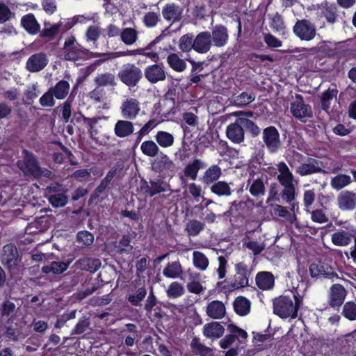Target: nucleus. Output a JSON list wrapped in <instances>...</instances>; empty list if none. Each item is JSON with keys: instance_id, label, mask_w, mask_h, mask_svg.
I'll return each mask as SVG.
<instances>
[{"instance_id": "obj_63", "label": "nucleus", "mask_w": 356, "mask_h": 356, "mask_svg": "<svg viewBox=\"0 0 356 356\" xmlns=\"http://www.w3.org/2000/svg\"><path fill=\"white\" fill-rule=\"evenodd\" d=\"M90 325L89 319L86 317H82L76 324L74 327L72 329L71 332V334H81L86 331Z\"/></svg>"}, {"instance_id": "obj_45", "label": "nucleus", "mask_w": 356, "mask_h": 356, "mask_svg": "<svg viewBox=\"0 0 356 356\" xmlns=\"http://www.w3.org/2000/svg\"><path fill=\"white\" fill-rule=\"evenodd\" d=\"M99 263L98 259H94L88 257H84L79 259L76 262V265L78 268L83 270H88L91 273H94L98 269V264Z\"/></svg>"}, {"instance_id": "obj_10", "label": "nucleus", "mask_w": 356, "mask_h": 356, "mask_svg": "<svg viewBox=\"0 0 356 356\" xmlns=\"http://www.w3.org/2000/svg\"><path fill=\"white\" fill-rule=\"evenodd\" d=\"M152 170L159 173L163 179L173 177L175 165L168 156L161 154L151 163Z\"/></svg>"}, {"instance_id": "obj_55", "label": "nucleus", "mask_w": 356, "mask_h": 356, "mask_svg": "<svg viewBox=\"0 0 356 356\" xmlns=\"http://www.w3.org/2000/svg\"><path fill=\"white\" fill-rule=\"evenodd\" d=\"M205 225L197 220H190L186 224V230L189 236H196L204 229Z\"/></svg>"}, {"instance_id": "obj_60", "label": "nucleus", "mask_w": 356, "mask_h": 356, "mask_svg": "<svg viewBox=\"0 0 356 356\" xmlns=\"http://www.w3.org/2000/svg\"><path fill=\"white\" fill-rule=\"evenodd\" d=\"M132 236L130 234H124L119 241L118 251L120 253H129L132 251L133 246L131 245Z\"/></svg>"}, {"instance_id": "obj_50", "label": "nucleus", "mask_w": 356, "mask_h": 356, "mask_svg": "<svg viewBox=\"0 0 356 356\" xmlns=\"http://www.w3.org/2000/svg\"><path fill=\"white\" fill-rule=\"evenodd\" d=\"M140 149L143 154L154 157L158 154L159 148L157 145L152 140H145L142 143Z\"/></svg>"}, {"instance_id": "obj_2", "label": "nucleus", "mask_w": 356, "mask_h": 356, "mask_svg": "<svg viewBox=\"0 0 356 356\" xmlns=\"http://www.w3.org/2000/svg\"><path fill=\"white\" fill-rule=\"evenodd\" d=\"M23 159L17 161V167L25 175L31 176L35 179L42 176V170L40 166L37 156L31 151L23 149Z\"/></svg>"}, {"instance_id": "obj_62", "label": "nucleus", "mask_w": 356, "mask_h": 356, "mask_svg": "<svg viewBox=\"0 0 356 356\" xmlns=\"http://www.w3.org/2000/svg\"><path fill=\"white\" fill-rule=\"evenodd\" d=\"M184 293V289L183 286L177 282L171 283L167 291L168 296L172 298H177L180 297Z\"/></svg>"}, {"instance_id": "obj_3", "label": "nucleus", "mask_w": 356, "mask_h": 356, "mask_svg": "<svg viewBox=\"0 0 356 356\" xmlns=\"http://www.w3.org/2000/svg\"><path fill=\"white\" fill-rule=\"evenodd\" d=\"M63 49L64 58L66 60L76 61L85 59L92 54L91 51L77 42L74 35H70L65 39Z\"/></svg>"}, {"instance_id": "obj_38", "label": "nucleus", "mask_w": 356, "mask_h": 356, "mask_svg": "<svg viewBox=\"0 0 356 356\" xmlns=\"http://www.w3.org/2000/svg\"><path fill=\"white\" fill-rule=\"evenodd\" d=\"M70 83L65 80H60L54 86L49 88L57 99H64L68 95Z\"/></svg>"}, {"instance_id": "obj_18", "label": "nucleus", "mask_w": 356, "mask_h": 356, "mask_svg": "<svg viewBox=\"0 0 356 356\" xmlns=\"http://www.w3.org/2000/svg\"><path fill=\"white\" fill-rule=\"evenodd\" d=\"M211 44L216 47H225L229 40L227 27L222 24H216L211 29Z\"/></svg>"}, {"instance_id": "obj_7", "label": "nucleus", "mask_w": 356, "mask_h": 356, "mask_svg": "<svg viewBox=\"0 0 356 356\" xmlns=\"http://www.w3.org/2000/svg\"><path fill=\"white\" fill-rule=\"evenodd\" d=\"M143 76L142 70L133 63L124 65L118 72L120 80L130 88L136 86L143 79Z\"/></svg>"}, {"instance_id": "obj_23", "label": "nucleus", "mask_w": 356, "mask_h": 356, "mask_svg": "<svg viewBox=\"0 0 356 356\" xmlns=\"http://www.w3.org/2000/svg\"><path fill=\"white\" fill-rule=\"evenodd\" d=\"M193 49L200 54L208 52L212 45L211 35L209 31H203L197 35L194 39Z\"/></svg>"}, {"instance_id": "obj_31", "label": "nucleus", "mask_w": 356, "mask_h": 356, "mask_svg": "<svg viewBox=\"0 0 356 356\" xmlns=\"http://www.w3.org/2000/svg\"><path fill=\"white\" fill-rule=\"evenodd\" d=\"M22 27L30 34H37L40 29V25L36 20L33 13L24 15L21 19Z\"/></svg>"}, {"instance_id": "obj_61", "label": "nucleus", "mask_w": 356, "mask_h": 356, "mask_svg": "<svg viewBox=\"0 0 356 356\" xmlns=\"http://www.w3.org/2000/svg\"><path fill=\"white\" fill-rule=\"evenodd\" d=\"M76 241L84 246H89L94 242V236L88 231H80L76 234Z\"/></svg>"}, {"instance_id": "obj_32", "label": "nucleus", "mask_w": 356, "mask_h": 356, "mask_svg": "<svg viewBox=\"0 0 356 356\" xmlns=\"http://www.w3.org/2000/svg\"><path fill=\"white\" fill-rule=\"evenodd\" d=\"M206 166V163L201 159H195L185 167L184 170V175L194 181L197 178L199 170L205 168Z\"/></svg>"}, {"instance_id": "obj_43", "label": "nucleus", "mask_w": 356, "mask_h": 356, "mask_svg": "<svg viewBox=\"0 0 356 356\" xmlns=\"http://www.w3.org/2000/svg\"><path fill=\"white\" fill-rule=\"evenodd\" d=\"M94 81L98 88L115 86L116 85L115 75L110 72L98 74L95 78Z\"/></svg>"}, {"instance_id": "obj_56", "label": "nucleus", "mask_w": 356, "mask_h": 356, "mask_svg": "<svg viewBox=\"0 0 356 356\" xmlns=\"http://www.w3.org/2000/svg\"><path fill=\"white\" fill-rule=\"evenodd\" d=\"M102 34V29L97 25H90L86 31V38L88 42H92L93 44L97 42Z\"/></svg>"}, {"instance_id": "obj_34", "label": "nucleus", "mask_w": 356, "mask_h": 356, "mask_svg": "<svg viewBox=\"0 0 356 356\" xmlns=\"http://www.w3.org/2000/svg\"><path fill=\"white\" fill-rule=\"evenodd\" d=\"M250 301L243 296L237 297L233 302L234 312L240 316L248 315L250 312Z\"/></svg>"}, {"instance_id": "obj_22", "label": "nucleus", "mask_w": 356, "mask_h": 356, "mask_svg": "<svg viewBox=\"0 0 356 356\" xmlns=\"http://www.w3.org/2000/svg\"><path fill=\"white\" fill-rule=\"evenodd\" d=\"M337 205L342 211H353L356 208V193L350 191L341 192L337 197Z\"/></svg>"}, {"instance_id": "obj_30", "label": "nucleus", "mask_w": 356, "mask_h": 356, "mask_svg": "<svg viewBox=\"0 0 356 356\" xmlns=\"http://www.w3.org/2000/svg\"><path fill=\"white\" fill-rule=\"evenodd\" d=\"M134 131V127L132 122L129 120H119L115 124L114 133L119 138H125Z\"/></svg>"}, {"instance_id": "obj_33", "label": "nucleus", "mask_w": 356, "mask_h": 356, "mask_svg": "<svg viewBox=\"0 0 356 356\" xmlns=\"http://www.w3.org/2000/svg\"><path fill=\"white\" fill-rule=\"evenodd\" d=\"M222 175V170L218 165H212L204 172L202 181L206 185H210L218 181Z\"/></svg>"}, {"instance_id": "obj_41", "label": "nucleus", "mask_w": 356, "mask_h": 356, "mask_svg": "<svg viewBox=\"0 0 356 356\" xmlns=\"http://www.w3.org/2000/svg\"><path fill=\"white\" fill-rule=\"evenodd\" d=\"M183 273L181 265L179 261L168 263L163 270V274L168 278H177Z\"/></svg>"}, {"instance_id": "obj_40", "label": "nucleus", "mask_w": 356, "mask_h": 356, "mask_svg": "<svg viewBox=\"0 0 356 356\" xmlns=\"http://www.w3.org/2000/svg\"><path fill=\"white\" fill-rule=\"evenodd\" d=\"M277 170L280 172L277 175V180L280 184L292 183L293 181V175L284 161H281L277 164Z\"/></svg>"}, {"instance_id": "obj_11", "label": "nucleus", "mask_w": 356, "mask_h": 356, "mask_svg": "<svg viewBox=\"0 0 356 356\" xmlns=\"http://www.w3.org/2000/svg\"><path fill=\"white\" fill-rule=\"evenodd\" d=\"M295 97L296 100L291 104V112L296 118L305 122L306 119L313 117L312 107L305 103L301 95L296 94Z\"/></svg>"}, {"instance_id": "obj_53", "label": "nucleus", "mask_w": 356, "mask_h": 356, "mask_svg": "<svg viewBox=\"0 0 356 356\" xmlns=\"http://www.w3.org/2000/svg\"><path fill=\"white\" fill-rule=\"evenodd\" d=\"M194 35L193 33H187L182 35L179 42V48L183 52H188L194 47Z\"/></svg>"}, {"instance_id": "obj_12", "label": "nucleus", "mask_w": 356, "mask_h": 356, "mask_svg": "<svg viewBox=\"0 0 356 356\" xmlns=\"http://www.w3.org/2000/svg\"><path fill=\"white\" fill-rule=\"evenodd\" d=\"M144 76L151 84H155L166 79V72L162 63H156L145 68Z\"/></svg>"}, {"instance_id": "obj_8", "label": "nucleus", "mask_w": 356, "mask_h": 356, "mask_svg": "<svg viewBox=\"0 0 356 356\" xmlns=\"http://www.w3.org/2000/svg\"><path fill=\"white\" fill-rule=\"evenodd\" d=\"M292 30L293 34L302 41H311L316 35L315 24L307 19H297Z\"/></svg>"}, {"instance_id": "obj_54", "label": "nucleus", "mask_w": 356, "mask_h": 356, "mask_svg": "<svg viewBox=\"0 0 356 356\" xmlns=\"http://www.w3.org/2000/svg\"><path fill=\"white\" fill-rule=\"evenodd\" d=\"M265 186L261 178L254 179L249 187V192L254 197H259L265 194Z\"/></svg>"}, {"instance_id": "obj_42", "label": "nucleus", "mask_w": 356, "mask_h": 356, "mask_svg": "<svg viewBox=\"0 0 356 356\" xmlns=\"http://www.w3.org/2000/svg\"><path fill=\"white\" fill-rule=\"evenodd\" d=\"M115 175H116L115 169L110 170L107 172L105 177L101 181L100 184L95 189L94 194L92 195V196H95V197H97L100 194L104 193L105 192V191L109 188L111 181Z\"/></svg>"}, {"instance_id": "obj_17", "label": "nucleus", "mask_w": 356, "mask_h": 356, "mask_svg": "<svg viewBox=\"0 0 356 356\" xmlns=\"http://www.w3.org/2000/svg\"><path fill=\"white\" fill-rule=\"evenodd\" d=\"M150 186L148 185L147 181L144 180L142 183L141 188L144 190V193L149 197H153L163 192L170 190V185L163 181V179H158L156 180H149Z\"/></svg>"}, {"instance_id": "obj_46", "label": "nucleus", "mask_w": 356, "mask_h": 356, "mask_svg": "<svg viewBox=\"0 0 356 356\" xmlns=\"http://www.w3.org/2000/svg\"><path fill=\"white\" fill-rule=\"evenodd\" d=\"M352 182L351 177L345 174H339L332 177L330 181L331 186L334 190L339 191L348 186Z\"/></svg>"}, {"instance_id": "obj_27", "label": "nucleus", "mask_w": 356, "mask_h": 356, "mask_svg": "<svg viewBox=\"0 0 356 356\" xmlns=\"http://www.w3.org/2000/svg\"><path fill=\"white\" fill-rule=\"evenodd\" d=\"M310 162L302 163L298 167L296 173L300 176H307L315 173H321L323 170L319 165L321 161L315 159H309Z\"/></svg>"}, {"instance_id": "obj_49", "label": "nucleus", "mask_w": 356, "mask_h": 356, "mask_svg": "<svg viewBox=\"0 0 356 356\" xmlns=\"http://www.w3.org/2000/svg\"><path fill=\"white\" fill-rule=\"evenodd\" d=\"M156 143L162 147H169L174 143V136L165 131H159L156 136Z\"/></svg>"}, {"instance_id": "obj_9", "label": "nucleus", "mask_w": 356, "mask_h": 356, "mask_svg": "<svg viewBox=\"0 0 356 356\" xmlns=\"http://www.w3.org/2000/svg\"><path fill=\"white\" fill-rule=\"evenodd\" d=\"M262 140L270 154L277 153L282 147L280 132L272 125L263 129Z\"/></svg>"}, {"instance_id": "obj_25", "label": "nucleus", "mask_w": 356, "mask_h": 356, "mask_svg": "<svg viewBox=\"0 0 356 356\" xmlns=\"http://www.w3.org/2000/svg\"><path fill=\"white\" fill-rule=\"evenodd\" d=\"M235 115L240 116L241 119V120H240V123H241V124L243 127V129H245L246 131L251 135L252 138H255L260 134V128L252 120L247 118L252 116V111L246 113H243L240 111L238 113H235Z\"/></svg>"}, {"instance_id": "obj_26", "label": "nucleus", "mask_w": 356, "mask_h": 356, "mask_svg": "<svg viewBox=\"0 0 356 356\" xmlns=\"http://www.w3.org/2000/svg\"><path fill=\"white\" fill-rule=\"evenodd\" d=\"M255 282L259 289L270 290L275 286V277L271 272L260 271L256 275Z\"/></svg>"}, {"instance_id": "obj_39", "label": "nucleus", "mask_w": 356, "mask_h": 356, "mask_svg": "<svg viewBox=\"0 0 356 356\" xmlns=\"http://www.w3.org/2000/svg\"><path fill=\"white\" fill-rule=\"evenodd\" d=\"M69 264V263L63 261H52L49 265L44 266L42 268L41 271L42 273L46 275L49 273L58 275L65 272L67 269Z\"/></svg>"}, {"instance_id": "obj_44", "label": "nucleus", "mask_w": 356, "mask_h": 356, "mask_svg": "<svg viewBox=\"0 0 356 356\" xmlns=\"http://www.w3.org/2000/svg\"><path fill=\"white\" fill-rule=\"evenodd\" d=\"M338 90L336 88H330L323 92L321 96V107L325 111H328L330 108L331 102L333 98L336 97Z\"/></svg>"}, {"instance_id": "obj_51", "label": "nucleus", "mask_w": 356, "mask_h": 356, "mask_svg": "<svg viewBox=\"0 0 356 356\" xmlns=\"http://www.w3.org/2000/svg\"><path fill=\"white\" fill-rule=\"evenodd\" d=\"M193 262L195 268L204 270L209 266V260L205 254L200 251L193 253Z\"/></svg>"}, {"instance_id": "obj_16", "label": "nucleus", "mask_w": 356, "mask_h": 356, "mask_svg": "<svg viewBox=\"0 0 356 356\" xmlns=\"http://www.w3.org/2000/svg\"><path fill=\"white\" fill-rule=\"evenodd\" d=\"M121 115L127 120H133L136 118L140 111V102L135 98H128L120 106Z\"/></svg>"}, {"instance_id": "obj_21", "label": "nucleus", "mask_w": 356, "mask_h": 356, "mask_svg": "<svg viewBox=\"0 0 356 356\" xmlns=\"http://www.w3.org/2000/svg\"><path fill=\"white\" fill-rule=\"evenodd\" d=\"M47 63L48 59L44 53H36L28 58L26 68L30 72H37L43 70Z\"/></svg>"}, {"instance_id": "obj_15", "label": "nucleus", "mask_w": 356, "mask_h": 356, "mask_svg": "<svg viewBox=\"0 0 356 356\" xmlns=\"http://www.w3.org/2000/svg\"><path fill=\"white\" fill-rule=\"evenodd\" d=\"M241 120L240 116L236 119L235 122L229 124L226 129V136L227 138L235 144H240L245 140V131L243 125L240 123Z\"/></svg>"}, {"instance_id": "obj_64", "label": "nucleus", "mask_w": 356, "mask_h": 356, "mask_svg": "<svg viewBox=\"0 0 356 356\" xmlns=\"http://www.w3.org/2000/svg\"><path fill=\"white\" fill-rule=\"evenodd\" d=\"M159 20V15L154 12H148L143 17V22L146 27H154Z\"/></svg>"}, {"instance_id": "obj_24", "label": "nucleus", "mask_w": 356, "mask_h": 356, "mask_svg": "<svg viewBox=\"0 0 356 356\" xmlns=\"http://www.w3.org/2000/svg\"><path fill=\"white\" fill-rule=\"evenodd\" d=\"M236 275L233 287L236 289L243 288L248 286V269L244 262H239L235 265Z\"/></svg>"}, {"instance_id": "obj_28", "label": "nucleus", "mask_w": 356, "mask_h": 356, "mask_svg": "<svg viewBox=\"0 0 356 356\" xmlns=\"http://www.w3.org/2000/svg\"><path fill=\"white\" fill-rule=\"evenodd\" d=\"M206 312L213 319H221L225 315L226 309L222 302L213 300L208 304Z\"/></svg>"}, {"instance_id": "obj_20", "label": "nucleus", "mask_w": 356, "mask_h": 356, "mask_svg": "<svg viewBox=\"0 0 356 356\" xmlns=\"http://www.w3.org/2000/svg\"><path fill=\"white\" fill-rule=\"evenodd\" d=\"M318 8L321 10L320 14L318 15L319 18L325 17L327 22L330 24H334L337 22L339 11L335 3L325 1L318 5Z\"/></svg>"}, {"instance_id": "obj_29", "label": "nucleus", "mask_w": 356, "mask_h": 356, "mask_svg": "<svg viewBox=\"0 0 356 356\" xmlns=\"http://www.w3.org/2000/svg\"><path fill=\"white\" fill-rule=\"evenodd\" d=\"M225 332V328L219 322L213 321L207 323L203 327V334L207 338L218 339Z\"/></svg>"}, {"instance_id": "obj_5", "label": "nucleus", "mask_w": 356, "mask_h": 356, "mask_svg": "<svg viewBox=\"0 0 356 356\" xmlns=\"http://www.w3.org/2000/svg\"><path fill=\"white\" fill-rule=\"evenodd\" d=\"M309 270L312 278L327 279L332 282L339 278L334 268L326 260H318L312 263Z\"/></svg>"}, {"instance_id": "obj_48", "label": "nucleus", "mask_w": 356, "mask_h": 356, "mask_svg": "<svg viewBox=\"0 0 356 356\" xmlns=\"http://www.w3.org/2000/svg\"><path fill=\"white\" fill-rule=\"evenodd\" d=\"M120 38L127 45H132L138 40V31L134 28H124L120 32Z\"/></svg>"}, {"instance_id": "obj_36", "label": "nucleus", "mask_w": 356, "mask_h": 356, "mask_svg": "<svg viewBox=\"0 0 356 356\" xmlns=\"http://www.w3.org/2000/svg\"><path fill=\"white\" fill-rule=\"evenodd\" d=\"M168 66L175 72H182L187 67L184 60L181 59L176 53H170L166 58Z\"/></svg>"}, {"instance_id": "obj_52", "label": "nucleus", "mask_w": 356, "mask_h": 356, "mask_svg": "<svg viewBox=\"0 0 356 356\" xmlns=\"http://www.w3.org/2000/svg\"><path fill=\"white\" fill-rule=\"evenodd\" d=\"M341 315L348 321H355L356 302L354 301L346 302L343 306Z\"/></svg>"}, {"instance_id": "obj_37", "label": "nucleus", "mask_w": 356, "mask_h": 356, "mask_svg": "<svg viewBox=\"0 0 356 356\" xmlns=\"http://www.w3.org/2000/svg\"><path fill=\"white\" fill-rule=\"evenodd\" d=\"M5 327V332L3 336L8 341H17L22 335V329L17 325L15 324H6L1 323Z\"/></svg>"}, {"instance_id": "obj_1", "label": "nucleus", "mask_w": 356, "mask_h": 356, "mask_svg": "<svg viewBox=\"0 0 356 356\" xmlns=\"http://www.w3.org/2000/svg\"><path fill=\"white\" fill-rule=\"evenodd\" d=\"M291 293V296L282 295L273 299V313L281 318H297L298 310L302 305V296L297 289Z\"/></svg>"}, {"instance_id": "obj_58", "label": "nucleus", "mask_w": 356, "mask_h": 356, "mask_svg": "<svg viewBox=\"0 0 356 356\" xmlns=\"http://www.w3.org/2000/svg\"><path fill=\"white\" fill-rule=\"evenodd\" d=\"M281 185L284 187L281 194L282 199L286 202L293 201L296 197V188L293 182Z\"/></svg>"}, {"instance_id": "obj_13", "label": "nucleus", "mask_w": 356, "mask_h": 356, "mask_svg": "<svg viewBox=\"0 0 356 356\" xmlns=\"http://www.w3.org/2000/svg\"><path fill=\"white\" fill-rule=\"evenodd\" d=\"M347 296V291L341 284H334L330 289L328 304L334 309H339L343 303Z\"/></svg>"}, {"instance_id": "obj_35", "label": "nucleus", "mask_w": 356, "mask_h": 356, "mask_svg": "<svg viewBox=\"0 0 356 356\" xmlns=\"http://www.w3.org/2000/svg\"><path fill=\"white\" fill-rule=\"evenodd\" d=\"M229 185L230 184H228L225 181H217L212 184L210 190L212 193L219 197H228L233 193V190Z\"/></svg>"}, {"instance_id": "obj_6", "label": "nucleus", "mask_w": 356, "mask_h": 356, "mask_svg": "<svg viewBox=\"0 0 356 356\" xmlns=\"http://www.w3.org/2000/svg\"><path fill=\"white\" fill-rule=\"evenodd\" d=\"M354 241V245L350 248L349 257L352 258V252L356 246V228L346 227L345 229H338L331 235L332 243L336 246L344 247L350 245ZM346 255L348 257V253Z\"/></svg>"}, {"instance_id": "obj_19", "label": "nucleus", "mask_w": 356, "mask_h": 356, "mask_svg": "<svg viewBox=\"0 0 356 356\" xmlns=\"http://www.w3.org/2000/svg\"><path fill=\"white\" fill-rule=\"evenodd\" d=\"M161 13L165 20L172 24L181 19L183 8L177 3H168L163 7Z\"/></svg>"}, {"instance_id": "obj_59", "label": "nucleus", "mask_w": 356, "mask_h": 356, "mask_svg": "<svg viewBox=\"0 0 356 356\" xmlns=\"http://www.w3.org/2000/svg\"><path fill=\"white\" fill-rule=\"evenodd\" d=\"M128 55L136 56L141 55L145 56L151 59L154 63H158L159 60V56L157 52L147 51V49L138 48L136 49L131 50L129 51Z\"/></svg>"}, {"instance_id": "obj_14", "label": "nucleus", "mask_w": 356, "mask_h": 356, "mask_svg": "<svg viewBox=\"0 0 356 356\" xmlns=\"http://www.w3.org/2000/svg\"><path fill=\"white\" fill-rule=\"evenodd\" d=\"M16 305L8 299L0 304V323L13 324L17 317Z\"/></svg>"}, {"instance_id": "obj_4", "label": "nucleus", "mask_w": 356, "mask_h": 356, "mask_svg": "<svg viewBox=\"0 0 356 356\" xmlns=\"http://www.w3.org/2000/svg\"><path fill=\"white\" fill-rule=\"evenodd\" d=\"M0 259L1 264L10 272L18 270L22 263L17 248L13 243L3 247Z\"/></svg>"}, {"instance_id": "obj_57", "label": "nucleus", "mask_w": 356, "mask_h": 356, "mask_svg": "<svg viewBox=\"0 0 356 356\" xmlns=\"http://www.w3.org/2000/svg\"><path fill=\"white\" fill-rule=\"evenodd\" d=\"M49 202L54 208L62 207L67 204V197L63 193H56L53 195H49L47 197Z\"/></svg>"}, {"instance_id": "obj_47", "label": "nucleus", "mask_w": 356, "mask_h": 356, "mask_svg": "<svg viewBox=\"0 0 356 356\" xmlns=\"http://www.w3.org/2000/svg\"><path fill=\"white\" fill-rule=\"evenodd\" d=\"M147 296V289L143 286L138 288L135 292L129 294L127 297V301L133 306H140L141 302Z\"/></svg>"}]
</instances>
